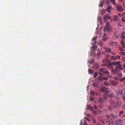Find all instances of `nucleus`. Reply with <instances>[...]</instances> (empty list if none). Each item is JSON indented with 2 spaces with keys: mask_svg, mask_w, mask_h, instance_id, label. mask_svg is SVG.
<instances>
[{
  "mask_svg": "<svg viewBox=\"0 0 125 125\" xmlns=\"http://www.w3.org/2000/svg\"><path fill=\"white\" fill-rule=\"evenodd\" d=\"M103 79L105 80H108V78L107 77H104L103 78Z\"/></svg>",
  "mask_w": 125,
  "mask_h": 125,
  "instance_id": "58836bf2",
  "label": "nucleus"
},
{
  "mask_svg": "<svg viewBox=\"0 0 125 125\" xmlns=\"http://www.w3.org/2000/svg\"><path fill=\"white\" fill-rule=\"evenodd\" d=\"M116 69L117 70L119 69L121 70H122V67H121V66L120 63H119L117 65L116 67Z\"/></svg>",
  "mask_w": 125,
  "mask_h": 125,
  "instance_id": "ddd939ff",
  "label": "nucleus"
},
{
  "mask_svg": "<svg viewBox=\"0 0 125 125\" xmlns=\"http://www.w3.org/2000/svg\"><path fill=\"white\" fill-rule=\"evenodd\" d=\"M88 72L89 74L92 73H93L92 70L90 69H88Z\"/></svg>",
  "mask_w": 125,
  "mask_h": 125,
  "instance_id": "a878e982",
  "label": "nucleus"
},
{
  "mask_svg": "<svg viewBox=\"0 0 125 125\" xmlns=\"http://www.w3.org/2000/svg\"><path fill=\"white\" fill-rule=\"evenodd\" d=\"M94 107L95 109H97V107L96 105H94Z\"/></svg>",
  "mask_w": 125,
  "mask_h": 125,
  "instance_id": "13d9d810",
  "label": "nucleus"
},
{
  "mask_svg": "<svg viewBox=\"0 0 125 125\" xmlns=\"http://www.w3.org/2000/svg\"><path fill=\"white\" fill-rule=\"evenodd\" d=\"M124 80H125V77H123L120 79V81H122Z\"/></svg>",
  "mask_w": 125,
  "mask_h": 125,
  "instance_id": "e433bc0d",
  "label": "nucleus"
},
{
  "mask_svg": "<svg viewBox=\"0 0 125 125\" xmlns=\"http://www.w3.org/2000/svg\"><path fill=\"white\" fill-rule=\"evenodd\" d=\"M106 10L104 9H102L101 11V13L102 15L104 14L105 13Z\"/></svg>",
  "mask_w": 125,
  "mask_h": 125,
  "instance_id": "dca6fc26",
  "label": "nucleus"
},
{
  "mask_svg": "<svg viewBox=\"0 0 125 125\" xmlns=\"http://www.w3.org/2000/svg\"><path fill=\"white\" fill-rule=\"evenodd\" d=\"M118 75L119 77H121L122 76V74H119Z\"/></svg>",
  "mask_w": 125,
  "mask_h": 125,
  "instance_id": "69168bd1",
  "label": "nucleus"
},
{
  "mask_svg": "<svg viewBox=\"0 0 125 125\" xmlns=\"http://www.w3.org/2000/svg\"><path fill=\"white\" fill-rule=\"evenodd\" d=\"M90 109L91 111H92L93 110V108L91 106Z\"/></svg>",
  "mask_w": 125,
  "mask_h": 125,
  "instance_id": "09e8293b",
  "label": "nucleus"
},
{
  "mask_svg": "<svg viewBox=\"0 0 125 125\" xmlns=\"http://www.w3.org/2000/svg\"><path fill=\"white\" fill-rule=\"evenodd\" d=\"M111 27L110 25L109 22H107L106 25L104 28V31L105 32L107 30V31H109L111 29Z\"/></svg>",
  "mask_w": 125,
  "mask_h": 125,
  "instance_id": "f03ea898",
  "label": "nucleus"
},
{
  "mask_svg": "<svg viewBox=\"0 0 125 125\" xmlns=\"http://www.w3.org/2000/svg\"><path fill=\"white\" fill-rule=\"evenodd\" d=\"M108 97V95L107 94H104V99L106 100Z\"/></svg>",
  "mask_w": 125,
  "mask_h": 125,
  "instance_id": "6ab92c4d",
  "label": "nucleus"
},
{
  "mask_svg": "<svg viewBox=\"0 0 125 125\" xmlns=\"http://www.w3.org/2000/svg\"><path fill=\"white\" fill-rule=\"evenodd\" d=\"M101 91L102 92H104L108 93L109 91L107 90V89L105 87H101Z\"/></svg>",
  "mask_w": 125,
  "mask_h": 125,
  "instance_id": "423d86ee",
  "label": "nucleus"
},
{
  "mask_svg": "<svg viewBox=\"0 0 125 125\" xmlns=\"http://www.w3.org/2000/svg\"><path fill=\"white\" fill-rule=\"evenodd\" d=\"M93 85L94 86H95V87H96L97 86V84H96L95 83H93Z\"/></svg>",
  "mask_w": 125,
  "mask_h": 125,
  "instance_id": "de8ad7c7",
  "label": "nucleus"
},
{
  "mask_svg": "<svg viewBox=\"0 0 125 125\" xmlns=\"http://www.w3.org/2000/svg\"><path fill=\"white\" fill-rule=\"evenodd\" d=\"M94 62V59H91L88 61V62L90 64H92Z\"/></svg>",
  "mask_w": 125,
  "mask_h": 125,
  "instance_id": "412c9836",
  "label": "nucleus"
},
{
  "mask_svg": "<svg viewBox=\"0 0 125 125\" xmlns=\"http://www.w3.org/2000/svg\"><path fill=\"white\" fill-rule=\"evenodd\" d=\"M108 96L110 98H112L114 97V94L112 93H111L109 94Z\"/></svg>",
  "mask_w": 125,
  "mask_h": 125,
  "instance_id": "aec40b11",
  "label": "nucleus"
},
{
  "mask_svg": "<svg viewBox=\"0 0 125 125\" xmlns=\"http://www.w3.org/2000/svg\"><path fill=\"white\" fill-rule=\"evenodd\" d=\"M93 68L94 69H98L99 68V65L97 63L94 64V65Z\"/></svg>",
  "mask_w": 125,
  "mask_h": 125,
  "instance_id": "9b49d317",
  "label": "nucleus"
},
{
  "mask_svg": "<svg viewBox=\"0 0 125 125\" xmlns=\"http://www.w3.org/2000/svg\"><path fill=\"white\" fill-rule=\"evenodd\" d=\"M114 107H117L118 106H119L121 104V102L120 101H118V102H115V104Z\"/></svg>",
  "mask_w": 125,
  "mask_h": 125,
  "instance_id": "f8f14e48",
  "label": "nucleus"
},
{
  "mask_svg": "<svg viewBox=\"0 0 125 125\" xmlns=\"http://www.w3.org/2000/svg\"><path fill=\"white\" fill-rule=\"evenodd\" d=\"M94 98L93 97H90V100L91 101H92L93 100Z\"/></svg>",
  "mask_w": 125,
  "mask_h": 125,
  "instance_id": "79ce46f5",
  "label": "nucleus"
},
{
  "mask_svg": "<svg viewBox=\"0 0 125 125\" xmlns=\"http://www.w3.org/2000/svg\"><path fill=\"white\" fill-rule=\"evenodd\" d=\"M98 79L100 81H102L103 80V78L102 77H99L98 78Z\"/></svg>",
  "mask_w": 125,
  "mask_h": 125,
  "instance_id": "bb28decb",
  "label": "nucleus"
},
{
  "mask_svg": "<svg viewBox=\"0 0 125 125\" xmlns=\"http://www.w3.org/2000/svg\"><path fill=\"white\" fill-rule=\"evenodd\" d=\"M93 113L95 115H96V114H97V113L95 111H93Z\"/></svg>",
  "mask_w": 125,
  "mask_h": 125,
  "instance_id": "8fccbe9b",
  "label": "nucleus"
},
{
  "mask_svg": "<svg viewBox=\"0 0 125 125\" xmlns=\"http://www.w3.org/2000/svg\"><path fill=\"white\" fill-rule=\"evenodd\" d=\"M87 116L88 117H90V115L89 114H87Z\"/></svg>",
  "mask_w": 125,
  "mask_h": 125,
  "instance_id": "6e6d98bb",
  "label": "nucleus"
},
{
  "mask_svg": "<svg viewBox=\"0 0 125 125\" xmlns=\"http://www.w3.org/2000/svg\"><path fill=\"white\" fill-rule=\"evenodd\" d=\"M121 62L120 61H118L116 62H112L110 63V64L111 65H116V66L119 63Z\"/></svg>",
  "mask_w": 125,
  "mask_h": 125,
  "instance_id": "6e6552de",
  "label": "nucleus"
},
{
  "mask_svg": "<svg viewBox=\"0 0 125 125\" xmlns=\"http://www.w3.org/2000/svg\"><path fill=\"white\" fill-rule=\"evenodd\" d=\"M119 54L120 55H125V53L124 52H119Z\"/></svg>",
  "mask_w": 125,
  "mask_h": 125,
  "instance_id": "c85d7f7f",
  "label": "nucleus"
},
{
  "mask_svg": "<svg viewBox=\"0 0 125 125\" xmlns=\"http://www.w3.org/2000/svg\"><path fill=\"white\" fill-rule=\"evenodd\" d=\"M90 93L93 96L94 95V92L92 90L91 91Z\"/></svg>",
  "mask_w": 125,
  "mask_h": 125,
  "instance_id": "f704fd0d",
  "label": "nucleus"
},
{
  "mask_svg": "<svg viewBox=\"0 0 125 125\" xmlns=\"http://www.w3.org/2000/svg\"><path fill=\"white\" fill-rule=\"evenodd\" d=\"M82 124H83L82 120H81V122H80V125H82Z\"/></svg>",
  "mask_w": 125,
  "mask_h": 125,
  "instance_id": "bf43d9fd",
  "label": "nucleus"
},
{
  "mask_svg": "<svg viewBox=\"0 0 125 125\" xmlns=\"http://www.w3.org/2000/svg\"><path fill=\"white\" fill-rule=\"evenodd\" d=\"M105 116L106 117H107L108 118H109L110 117V115L108 114L106 115H105Z\"/></svg>",
  "mask_w": 125,
  "mask_h": 125,
  "instance_id": "c03bdc74",
  "label": "nucleus"
},
{
  "mask_svg": "<svg viewBox=\"0 0 125 125\" xmlns=\"http://www.w3.org/2000/svg\"><path fill=\"white\" fill-rule=\"evenodd\" d=\"M108 109L111 111H112L113 110V109L112 108L111 106H109L108 107Z\"/></svg>",
  "mask_w": 125,
  "mask_h": 125,
  "instance_id": "473e14b6",
  "label": "nucleus"
},
{
  "mask_svg": "<svg viewBox=\"0 0 125 125\" xmlns=\"http://www.w3.org/2000/svg\"><path fill=\"white\" fill-rule=\"evenodd\" d=\"M111 17L110 16L109 14H107L104 16V20L105 21H106L107 19H111Z\"/></svg>",
  "mask_w": 125,
  "mask_h": 125,
  "instance_id": "20e7f679",
  "label": "nucleus"
},
{
  "mask_svg": "<svg viewBox=\"0 0 125 125\" xmlns=\"http://www.w3.org/2000/svg\"><path fill=\"white\" fill-rule=\"evenodd\" d=\"M125 48H122L121 47H119V50L120 51H125Z\"/></svg>",
  "mask_w": 125,
  "mask_h": 125,
  "instance_id": "cd10ccee",
  "label": "nucleus"
},
{
  "mask_svg": "<svg viewBox=\"0 0 125 125\" xmlns=\"http://www.w3.org/2000/svg\"><path fill=\"white\" fill-rule=\"evenodd\" d=\"M111 71L112 72L116 73H117V71L116 69H114L111 70Z\"/></svg>",
  "mask_w": 125,
  "mask_h": 125,
  "instance_id": "c756f323",
  "label": "nucleus"
},
{
  "mask_svg": "<svg viewBox=\"0 0 125 125\" xmlns=\"http://www.w3.org/2000/svg\"><path fill=\"white\" fill-rule=\"evenodd\" d=\"M98 75V73H94V77L95 78Z\"/></svg>",
  "mask_w": 125,
  "mask_h": 125,
  "instance_id": "4c0bfd02",
  "label": "nucleus"
},
{
  "mask_svg": "<svg viewBox=\"0 0 125 125\" xmlns=\"http://www.w3.org/2000/svg\"><path fill=\"white\" fill-rule=\"evenodd\" d=\"M99 74L100 75V76H104L103 74H102V73H99Z\"/></svg>",
  "mask_w": 125,
  "mask_h": 125,
  "instance_id": "5fc2aeb1",
  "label": "nucleus"
},
{
  "mask_svg": "<svg viewBox=\"0 0 125 125\" xmlns=\"http://www.w3.org/2000/svg\"><path fill=\"white\" fill-rule=\"evenodd\" d=\"M106 77L108 78H111V77L109 75H108L106 76Z\"/></svg>",
  "mask_w": 125,
  "mask_h": 125,
  "instance_id": "052dcab7",
  "label": "nucleus"
},
{
  "mask_svg": "<svg viewBox=\"0 0 125 125\" xmlns=\"http://www.w3.org/2000/svg\"><path fill=\"white\" fill-rule=\"evenodd\" d=\"M91 106L90 105H87L88 107H87V109L88 110L89 109H90V107Z\"/></svg>",
  "mask_w": 125,
  "mask_h": 125,
  "instance_id": "a19ab883",
  "label": "nucleus"
},
{
  "mask_svg": "<svg viewBox=\"0 0 125 125\" xmlns=\"http://www.w3.org/2000/svg\"><path fill=\"white\" fill-rule=\"evenodd\" d=\"M93 121L94 123H95L96 122V121L95 119H93Z\"/></svg>",
  "mask_w": 125,
  "mask_h": 125,
  "instance_id": "3c124183",
  "label": "nucleus"
},
{
  "mask_svg": "<svg viewBox=\"0 0 125 125\" xmlns=\"http://www.w3.org/2000/svg\"><path fill=\"white\" fill-rule=\"evenodd\" d=\"M106 39V38L105 37H104V36H103V40L104 41Z\"/></svg>",
  "mask_w": 125,
  "mask_h": 125,
  "instance_id": "603ef678",
  "label": "nucleus"
},
{
  "mask_svg": "<svg viewBox=\"0 0 125 125\" xmlns=\"http://www.w3.org/2000/svg\"><path fill=\"white\" fill-rule=\"evenodd\" d=\"M123 98L124 100H125V96H123Z\"/></svg>",
  "mask_w": 125,
  "mask_h": 125,
  "instance_id": "774afa93",
  "label": "nucleus"
},
{
  "mask_svg": "<svg viewBox=\"0 0 125 125\" xmlns=\"http://www.w3.org/2000/svg\"><path fill=\"white\" fill-rule=\"evenodd\" d=\"M113 9V8L112 7L110 6H108L106 9L107 11L110 13H111L112 10Z\"/></svg>",
  "mask_w": 125,
  "mask_h": 125,
  "instance_id": "1a4fd4ad",
  "label": "nucleus"
},
{
  "mask_svg": "<svg viewBox=\"0 0 125 125\" xmlns=\"http://www.w3.org/2000/svg\"><path fill=\"white\" fill-rule=\"evenodd\" d=\"M97 37H93L92 39V40L93 41H94L96 40V39Z\"/></svg>",
  "mask_w": 125,
  "mask_h": 125,
  "instance_id": "a18cd8bd",
  "label": "nucleus"
},
{
  "mask_svg": "<svg viewBox=\"0 0 125 125\" xmlns=\"http://www.w3.org/2000/svg\"><path fill=\"white\" fill-rule=\"evenodd\" d=\"M116 9L120 12H122L124 11V8L122 6L118 5L116 7Z\"/></svg>",
  "mask_w": 125,
  "mask_h": 125,
  "instance_id": "39448f33",
  "label": "nucleus"
},
{
  "mask_svg": "<svg viewBox=\"0 0 125 125\" xmlns=\"http://www.w3.org/2000/svg\"><path fill=\"white\" fill-rule=\"evenodd\" d=\"M122 20L123 22H125V18H122Z\"/></svg>",
  "mask_w": 125,
  "mask_h": 125,
  "instance_id": "864d4df0",
  "label": "nucleus"
},
{
  "mask_svg": "<svg viewBox=\"0 0 125 125\" xmlns=\"http://www.w3.org/2000/svg\"><path fill=\"white\" fill-rule=\"evenodd\" d=\"M84 125H87L86 122V121H84Z\"/></svg>",
  "mask_w": 125,
  "mask_h": 125,
  "instance_id": "4d7b16f0",
  "label": "nucleus"
},
{
  "mask_svg": "<svg viewBox=\"0 0 125 125\" xmlns=\"http://www.w3.org/2000/svg\"><path fill=\"white\" fill-rule=\"evenodd\" d=\"M109 43L110 45H111L113 46L117 45L116 43L115 42H114L113 41H111Z\"/></svg>",
  "mask_w": 125,
  "mask_h": 125,
  "instance_id": "2eb2a0df",
  "label": "nucleus"
},
{
  "mask_svg": "<svg viewBox=\"0 0 125 125\" xmlns=\"http://www.w3.org/2000/svg\"><path fill=\"white\" fill-rule=\"evenodd\" d=\"M100 53L99 52L97 54V56H100Z\"/></svg>",
  "mask_w": 125,
  "mask_h": 125,
  "instance_id": "680f3d73",
  "label": "nucleus"
},
{
  "mask_svg": "<svg viewBox=\"0 0 125 125\" xmlns=\"http://www.w3.org/2000/svg\"><path fill=\"white\" fill-rule=\"evenodd\" d=\"M106 3L108 4H109V1L108 0H107Z\"/></svg>",
  "mask_w": 125,
  "mask_h": 125,
  "instance_id": "0e129e2a",
  "label": "nucleus"
},
{
  "mask_svg": "<svg viewBox=\"0 0 125 125\" xmlns=\"http://www.w3.org/2000/svg\"><path fill=\"white\" fill-rule=\"evenodd\" d=\"M121 44L123 47L125 48V46L124 45L125 42L121 40Z\"/></svg>",
  "mask_w": 125,
  "mask_h": 125,
  "instance_id": "f3484780",
  "label": "nucleus"
},
{
  "mask_svg": "<svg viewBox=\"0 0 125 125\" xmlns=\"http://www.w3.org/2000/svg\"><path fill=\"white\" fill-rule=\"evenodd\" d=\"M118 19V17L116 15H115L114 16V20H117Z\"/></svg>",
  "mask_w": 125,
  "mask_h": 125,
  "instance_id": "72a5a7b5",
  "label": "nucleus"
},
{
  "mask_svg": "<svg viewBox=\"0 0 125 125\" xmlns=\"http://www.w3.org/2000/svg\"><path fill=\"white\" fill-rule=\"evenodd\" d=\"M100 71L101 73L104 74H108L109 73V72L107 71L106 69L104 68L101 69L100 70Z\"/></svg>",
  "mask_w": 125,
  "mask_h": 125,
  "instance_id": "0eeeda50",
  "label": "nucleus"
},
{
  "mask_svg": "<svg viewBox=\"0 0 125 125\" xmlns=\"http://www.w3.org/2000/svg\"><path fill=\"white\" fill-rule=\"evenodd\" d=\"M121 37L123 39H124L125 38V33L124 32H123L121 34Z\"/></svg>",
  "mask_w": 125,
  "mask_h": 125,
  "instance_id": "a211bd4d",
  "label": "nucleus"
},
{
  "mask_svg": "<svg viewBox=\"0 0 125 125\" xmlns=\"http://www.w3.org/2000/svg\"><path fill=\"white\" fill-rule=\"evenodd\" d=\"M106 52H110L111 51V49L110 48H108L106 50Z\"/></svg>",
  "mask_w": 125,
  "mask_h": 125,
  "instance_id": "b1692460",
  "label": "nucleus"
},
{
  "mask_svg": "<svg viewBox=\"0 0 125 125\" xmlns=\"http://www.w3.org/2000/svg\"><path fill=\"white\" fill-rule=\"evenodd\" d=\"M111 116L113 118H115V115L113 114H111Z\"/></svg>",
  "mask_w": 125,
  "mask_h": 125,
  "instance_id": "c9c22d12",
  "label": "nucleus"
},
{
  "mask_svg": "<svg viewBox=\"0 0 125 125\" xmlns=\"http://www.w3.org/2000/svg\"><path fill=\"white\" fill-rule=\"evenodd\" d=\"M123 93V91L121 90H119L117 91L115 96V97L116 99L117 100H119L120 98L119 96V95L120 94H122Z\"/></svg>",
  "mask_w": 125,
  "mask_h": 125,
  "instance_id": "f257e3e1",
  "label": "nucleus"
},
{
  "mask_svg": "<svg viewBox=\"0 0 125 125\" xmlns=\"http://www.w3.org/2000/svg\"><path fill=\"white\" fill-rule=\"evenodd\" d=\"M111 83L113 85H115L118 84V83L116 81H112L111 82Z\"/></svg>",
  "mask_w": 125,
  "mask_h": 125,
  "instance_id": "4468645a",
  "label": "nucleus"
},
{
  "mask_svg": "<svg viewBox=\"0 0 125 125\" xmlns=\"http://www.w3.org/2000/svg\"><path fill=\"white\" fill-rule=\"evenodd\" d=\"M122 16H125V12H124L123 13H122Z\"/></svg>",
  "mask_w": 125,
  "mask_h": 125,
  "instance_id": "e2e57ef3",
  "label": "nucleus"
},
{
  "mask_svg": "<svg viewBox=\"0 0 125 125\" xmlns=\"http://www.w3.org/2000/svg\"><path fill=\"white\" fill-rule=\"evenodd\" d=\"M109 125H113V122H109Z\"/></svg>",
  "mask_w": 125,
  "mask_h": 125,
  "instance_id": "37998d69",
  "label": "nucleus"
},
{
  "mask_svg": "<svg viewBox=\"0 0 125 125\" xmlns=\"http://www.w3.org/2000/svg\"><path fill=\"white\" fill-rule=\"evenodd\" d=\"M111 2L114 5H116L115 0H111Z\"/></svg>",
  "mask_w": 125,
  "mask_h": 125,
  "instance_id": "7c9ffc66",
  "label": "nucleus"
},
{
  "mask_svg": "<svg viewBox=\"0 0 125 125\" xmlns=\"http://www.w3.org/2000/svg\"><path fill=\"white\" fill-rule=\"evenodd\" d=\"M110 103L112 104L113 105L114 104H115V103L114 100H110Z\"/></svg>",
  "mask_w": 125,
  "mask_h": 125,
  "instance_id": "5701e85b",
  "label": "nucleus"
},
{
  "mask_svg": "<svg viewBox=\"0 0 125 125\" xmlns=\"http://www.w3.org/2000/svg\"><path fill=\"white\" fill-rule=\"evenodd\" d=\"M99 107L100 108H102L103 107V105H99Z\"/></svg>",
  "mask_w": 125,
  "mask_h": 125,
  "instance_id": "338daca9",
  "label": "nucleus"
},
{
  "mask_svg": "<svg viewBox=\"0 0 125 125\" xmlns=\"http://www.w3.org/2000/svg\"><path fill=\"white\" fill-rule=\"evenodd\" d=\"M98 101L100 103H103V99L100 98H99L98 99Z\"/></svg>",
  "mask_w": 125,
  "mask_h": 125,
  "instance_id": "4be33fe9",
  "label": "nucleus"
},
{
  "mask_svg": "<svg viewBox=\"0 0 125 125\" xmlns=\"http://www.w3.org/2000/svg\"><path fill=\"white\" fill-rule=\"evenodd\" d=\"M115 123L116 125H119L122 123V122L121 120H116Z\"/></svg>",
  "mask_w": 125,
  "mask_h": 125,
  "instance_id": "9d476101",
  "label": "nucleus"
},
{
  "mask_svg": "<svg viewBox=\"0 0 125 125\" xmlns=\"http://www.w3.org/2000/svg\"><path fill=\"white\" fill-rule=\"evenodd\" d=\"M104 84L105 86H108L109 85V83L106 82H104Z\"/></svg>",
  "mask_w": 125,
  "mask_h": 125,
  "instance_id": "2f4dec72",
  "label": "nucleus"
},
{
  "mask_svg": "<svg viewBox=\"0 0 125 125\" xmlns=\"http://www.w3.org/2000/svg\"><path fill=\"white\" fill-rule=\"evenodd\" d=\"M120 56L118 55L111 56V60L114 61H116L117 60H119L120 59Z\"/></svg>",
  "mask_w": 125,
  "mask_h": 125,
  "instance_id": "7ed1b4c3",
  "label": "nucleus"
},
{
  "mask_svg": "<svg viewBox=\"0 0 125 125\" xmlns=\"http://www.w3.org/2000/svg\"><path fill=\"white\" fill-rule=\"evenodd\" d=\"M84 118H85V119L89 121H90V119H89L88 118H87L86 117H85Z\"/></svg>",
  "mask_w": 125,
  "mask_h": 125,
  "instance_id": "49530a36",
  "label": "nucleus"
},
{
  "mask_svg": "<svg viewBox=\"0 0 125 125\" xmlns=\"http://www.w3.org/2000/svg\"><path fill=\"white\" fill-rule=\"evenodd\" d=\"M101 19V18L100 17H99L97 18V20L99 21H100Z\"/></svg>",
  "mask_w": 125,
  "mask_h": 125,
  "instance_id": "ea45409f",
  "label": "nucleus"
},
{
  "mask_svg": "<svg viewBox=\"0 0 125 125\" xmlns=\"http://www.w3.org/2000/svg\"><path fill=\"white\" fill-rule=\"evenodd\" d=\"M104 3V2L103 1H101L100 2V4L99 5V6L102 7L103 6V5Z\"/></svg>",
  "mask_w": 125,
  "mask_h": 125,
  "instance_id": "393cba45",
  "label": "nucleus"
}]
</instances>
